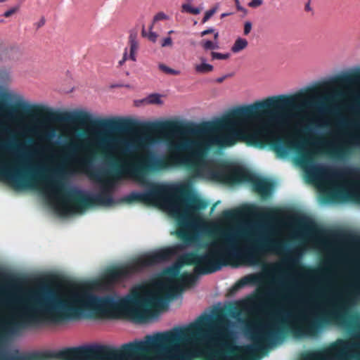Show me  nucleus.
<instances>
[{
  "mask_svg": "<svg viewBox=\"0 0 360 360\" xmlns=\"http://www.w3.org/2000/svg\"><path fill=\"white\" fill-rule=\"evenodd\" d=\"M307 236L311 241L321 250L330 252L333 248V240L321 231L316 230L313 226L309 225L307 227Z\"/></svg>",
  "mask_w": 360,
  "mask_h": 360,
  "instance_id": "7ed1b4c3",
  "label": "nucleus"
},
{
  "mask_svg": "<svg viewBox=\"0 0 360 360\" xmlns=\"http://www.w3.org/2000/svg\"><path fill=\"white\" fill-rule=\"evenodd\" d=\"M283 263H285L286 264V266L288 269H292V267H293V264L288 262L287 260L286 261H284Z\"/></svg>",
  "mask_w": 360,
  "mask_h": 360,
  "instance_id": "c756f323",
  "label": "nucleus"
},
{
  "mask_svg": "<svg viewBox=\"0 0 360 360\" xmlns=\"http://www.w3.org/2000/svg\"><path fill=\"white\" fill-rule=\"evenodd\" d=\"M45 23V19L44 18H41L39 22L38 26L40 27L41 25H44Z\"/></svg>",
  "mask_w": 360,
  "mask_h": 360,
  "instance_id": "7c9ffc66",
  "label": "nucleus"
},
{
  "mask_svg": "<svg viewBox=\"0 0 360 360\" xmlns=\"http://www.w3.org/2000/svg\"><path fill=\"white\" fill-rule=\"evenodd\" d=\"M159 68L162 71L172 75H179L180 73L179 70H173L163 64L159 65Z\"/></svg>",
  "mask_w": 360,
  "mask_h": 360,
  "instance_id": "f3484780",
  "label": "nucleus"
},
{
  "mask_svg": "<svg viewBox=\"0 0 360 360\" xmlns=\"http://www.w3.org/2000/svg\"><path fill=\"white\" fill-rule=\"evenodd\" d=\"M6 0H0V3L4 2Z\"/></svg>",
  "mask_w": 360,
  "mask_h": 360,
  "instance_id": "c03bdc74",
  "label": "nucleus"
},
{
  "mask_svg": "<svg viewBox=\"0 0 360 360\" xmlns=\"http://www.w3.org/2000/svg\"><path fill=\"white\" fill-rule=\"evenodd\" d=\"M262 282L259 274H251L242 278L236 284L237 288H243L247 285H258Z\"/></svg>",
  "mask_w": 360,
  "mask_h": 360,
  "instance_id": "39448f33",
  "label": "nucleus"
},
{
  "mask_svg": "<svg viewBox=\"0 0 360 360\" xmlns=\"http://www.w3.org/2000/svg\"><path fill=\"white\" fill-rule=\"evenodd\" d=\"M162 96L159 94H151L146 98L135 101V104L139 106L140 104H162Z\"/></svg>",
  "mask_w": 360,
  "mask_h": 360,
  "instance_id": "423d86ee",
  "label": "nucleus"
},
{
  "mask_svg": "<svg viewBox=\"0 0 360 360\" xmlns=\"http://www.w3.org/2000/svg\"><path fill=\"white\" fill-rule=\"evenodd\" d=\"M268 227L271 229V230H273L274 229V226L272 225H268Z\"/></svg>",
  "mask_w": 360,
  "mask_h": 360,
  "instance_id": "ea45409f",
  "label": "nucleus"
},
{
  "mask_svg": "<svg viewBox=\"0 0 360 360\" xmlns=\"http://www.w3.org/2000/svg\"><path fill=\"white\" fill-rule=\"evenodd\" d=\"M295 238H301V237H302V236H301V234H300V233H296L295 234Z\"/></svg>",
  "mask_w": 360,
  "mask_h": 360,
  "instance_id": "e433bc0d",
  "label": "nucleus"
},
{
  "mask_svg": "<svg viewBox=\"0 0 360 360\" xmlns=\"http://www.w3.org/2000/svg\"><path fill=\"white\" fill-rule=\"evenodd\" d=\"M125 61H126V60H124V59H123V58H122V60H120L119 61V65H120V66H122V65L124 63V62H125Z\"/></svg>",
  "mask_w": 360,
  "mask_h": 360,
  "instance_id": "c9c22d12",
  "label": "nucleus"
},
{
  "mask_svg": "<svg viewBox=\"0 0 360 360\" xmlns=\"http://www.w3.org/2000/svg\"><path fill=\"white\" fill-rule=\"evenodd\" d=\"M240 305L243 307L247 309L248 310H251L255 307L256 303L253 300H242L240 302Z\"/></svg>",
  "mask_w": 360,
  "mask_h": 360,
  "instance_id": "ddd939ff",
  "label": "nucleus"
},
{
  "mask_svg": "<svg viewBox=\"0 0 360 360\" xmlns=\"http://www.w3.org/2000/svg\"><path fill=\"white\" fill-rule=\"evenodd\" d=\"M172 44V39H171V37H168L165 38L162 40L161 46L162 47H165V46H171Z\"/></svg>",
  "mask_w": 360,
  "mask_h": 360,
  "instance_id": "412c9836",
  "label": "nucleus"
},
{
  "mask_svg": "<svg viewBox=\"0 0 360 360\" xmlns=\"http://www.w3.org/2000/svg\"><path fill=\"white\" fill-rule=\"evenodd\" d=\"M310 278L312 281H314L317 283H319L321 281V277H319V276H312V277H310Z\"/></svg>",
  "mask_w": 360,
  "mask_h": 360,
  "instance_id": "c85d7f7f",
  "label": "nucleus"
},
{
  "mask_svg": "<svg viewBox=\"0 0 360 360\" xmlns=\"http://www.w3.org/2000/svg\"><path fill=\"white\" fill-rule=\"evenodd\" d=\"M78 114L83 118V119H85V120H88L89 117H90V115H89L87 112H84V111H80L79 112H78Z\"/></svg>",
  "mask_w": 360,
  "mask_h": 360,
  "instance_id": "a878e982",
  "label": "nucleus"
},
{
  "mask_svg": "<svg viewBox=\"0 0 360 360\" xmlns=\"http://www.w3.org/2000/svg\"><path fill=\"white\" fill-rule=\"evenodd\" d=\"M173 32H174L173 30H170V31L168 32V34H172Z\"/></svg>",
  "mask_w": 360,
  "mask_h": 360,
  "instance_id": "a19ab883",
  "label": "nucleus"
},
{
  "mask_svg": "<svg viewBox=\"0 0 360 360\" xmlns=\"http://www.w3.org/2000/svg\"><path fill=\"white\" fill-rule=\"evenodd\" d=\"M230 14H231L230 13H222V14L221 15V18H224V17H226V16L229 15Z\"/></svg>",
  "mask_w": 360,
  "mask_h": 360,
  "instance_id": "f704fd0d",
  "label": "nucleus"
},
{
  "mask_svg": "<svg viewBox=\"0 0 360 360\" xmlns=\"http://www.w3.org/2000/svg\"><path fill=\"white\" fill-rule=\"evenodd\" d=\"M166 18H167V15L165 13H160L155 16L154 19H155V20H162V19H166Z\"/></svg>",
  "mask_w": 360,
  "mask_h": 360,
  "instance_id": "393cba45",
  "label": "nucleus"
},
{
  "mask_svg": "<svg viewBox=\"0 0 360 360\" xmlns=\"http://www.w3.org/2000/svg\"><path fill=\"white\" fill-rule=\"evenodd\" d=\"M219 7V4H217L212 8L207 11L205 13V15L202 18V23L206 22L207 20L210 19V18L217 11Z\"/></svg>",
  "mask_w": 360,
  "mask_h": 360,
  "instance_id": "f8f14e48",
  "label": "nucleus"
},
{
  "mask_svg": "<svg viewBox=\"0 0 360 360\" xmlns=\"http://www.w3.org/2000/svg\"><path fill=\"white\" fill-rule=\"evenodd\" d=\"M302 302V307L259 309L257 319L245 328L248 344L240 340L236 323L219 315L206 325L202 335L206 349L193 340H183L179 327L124 343L120 350L110 345H86L63 349L58 356L63 360H250L255 352L278 342L283 326L299 338L316 333V291L313 298Z\"/></svg>",
  "mask_w": 360,
  "mask_h": 360,
  "instance_id": "f257e3e1",
  "label": "nucleus"
},
{
  "mask_svg": "<svg viewBox=\"0 0 360 360\" xmlns=\"http://www.w3.org/2000/svg\"><path fill=\"white\" fill-rule=\"evenodd\" d=\"M219 37V32H216L214 35V40L213 41L210 40H206L203 42V48L205 50H212L219 48V42L217 38Z\"/></svg>",
  "mask_w": 360,
  "mask_h": 360,
  "instance_id": "1a4fd4ad",
  "label": "nucleus"
},
{
  "mask_svg": "<svg viewBox=\"0 0 360 360\" xmlns=\"http://www.w3.org/2000/svg\"><path fill=\"white\" fill-rule=\"evenodd\" d=\"M114 86H122V85H121V84H117V85H115Z\"/></svg>",
  "mask_w": 360,
  "mask_h": 360,
  "instance_id": "37998d69",
  "label": "nucleus"
},
{
  "mask_svg": "<svg viewBox=\"0 0 360 360\" xmlns=\"http://www.w3.org/2000/svg\"><path fill=\"white\" fill-rule=\"evenodd\" d=\"M181 7L183 11L192 13L194 15H198L200 13L201 10L203 9L204 8L203 4H202L199 7H193L191 6V4H184Z\"/></svg>",
  "mask_w": 360,
  "mask_h": 360,
  "instance_id": "9d476101",
  "label": "nucleus"
},
{
  "mask_svg": "<svg viewBox=\"0 0 360 360\" xmlns=\"http://www.w3.org/2000/svg\"><path fill=\"white\" fill-rule=\"evenodd\" d=\"M230 57V53H221L217 52H212V59H219V60H224L227 59Z\"/></svg>",
  "mask_w": 360,
  "mask_h": 360,
  "instance_id": "dca6fc26",
  "label": "nucleus"
},
{
  "mask_svg": "<svg viewBox=\"0 0 360 360\" xmlns=\"http://www.w3.org/2000/svg\"><path fill=\"white\" fill-rule=\"evenodd\" d=\"M9 97H13L15 101H17L19 103L24 104L23 97L20 95H12L11 94L9 95Z\"/></svg>",
  "mask_w": 360,
  "mask_h": 360,
  "instance_id": "5701e85b",
  "label": "nucleus"
},
{
  "mask_svg": "<svg viewBox=\"0 0 360 360\" xmlns=\"http://www.w3.org/2000/svg\"><path fill=\"white\" fill-rule=\"evenodd\" d=\"M217 31H215V30L214 28L210 27V28H208L207 30H205L202 31L200 32V35H201V37H203V36H205L206 34H208L210 33H214V34Z\"/></svg>",
  "mask_w": 360,
  "mask_h": 360,
  "instance_id": "b1692460",
  "label": "nucleus"
},
{
  "mask_svg": "<svg viewBox=\"0 0 360 360\" xmlns=\"http://www.w3.org/2000/svg\"><path fill=\"white\" fill-rule=\"evenodd\" d=\"M195 70L198 73L205 74L212 72L213 70V66L207 63L205 58H201L200 63L195 65Z\"/></svg>",
  "mask_w": 360,
  "mask_h": 360,
  "instance_id": "0eeeda50",
  "label": "nucleus"
},
{
  "mask_svg": "<svg viewBox=\"0 0 360 360\" xmlns=\"http://www.w3.org/2000/svg\"><path fill=\"white\" fill-rule=\"evenodd\" d=\"M129 44L130 48L129 49H128L127 48L124 49L122 58L124 59V60H127L130 59L132 61L136 62V53L139 49V43L138 41L136 40V35L135 34H130Z\"/></svg>",
  "mask_w": 360,
  "mask_h": 360,
  "instance_id": "20e7f679",
  "label": "nucleus"
},
{
  "mask_svg": "<svg viewBox=\"0 0 360 360\" xmlns=\"http://www.w3.org/2000/svg\"><path fill=\"white\" fill-rule=\"evenodd\" d=\"M304 360H360V334L355 335L353 340H338Z\"/></svg>",
  "mask_w": 360,
  "mask_h": 360,
  "instance_id": "f03ea898",
  "label": "nucleus"
},
{
  "mask_svg": "<svg viewBox=\"0 0 360 360\" xmlns=\"http://www.w3.org/2000/svg\"><path fill=\"white\" fill-rule=\"evenodd\" d=\"M269 297H276L278 295V292L276 290H270L268 292Z\"/></svg>",
  "mask_w": 360,
  "mask_h": 360,
  "instance_id": "cd10ccee",
  "label": "nucleus"
},
{
  "mask_svg": "<svg viewBox=\"0 0 360 360\" xmlns=\"http://www.w3.org/2000/svg\"><path fill=\"white\" fill-rule=\"evenodd\" d=\"M263 4H264V1L263 0H251L248 3V6L250 7V8H255L259 7Z\"/></svg>",
  "mask_w": 360,
  "mask_h": 360,
  "instance_id": "a211bd4d",
  "label": "nucleus"
},
{
  "mask_svg": "<svg viewBox=\"0 0 360 360\" xmlns=\"http://www.w3.org/2000/svg\"><path fill=\"white\" fill-rule=\"evenodd\" d=\"M235 3H236V6L238 11L243 12L245 14L247 13V12H248L247 9L240 5L239 0H235Z\"/></svg>",
  "mask_w": 360,
  "mask_h": 360,
  "instance_id": "4be33fe9",
  "label": "nucleus"
},
{
  "mask_svg": "<svg viewBox=\"0 0 360 360\" xmlns=\"http://www.w3.org/2000/svg\"><path fill=\"white\" fill-rule=\"evenodd\" d=\"M4 22V20L0 19V22Z\"/></svg>",
  "mask_w": 360,
  "mask_h": 360,
  "instance_id": "de8ad7c7",
  "label": "nucleus"
},
{
  "mask_svg": "<svg viewBox=\"0 0 360 360\" xmlns=\"http://www.w3.org/2000/svg\"><path fill=\"white\" fill-rule=\"evenodd\" d=\"M61 143V138L58 137V139L56 141V143Z\"/></svg>",
  "mask_w": 360,
  "mask_h": 360,
  "instance_id": "4c0bfd02",
  "label": "nucleus"
},
{
  "mask_svg": "<svg viewBox=\"0 0 360 360\" xmlns=\"http://www.w3.org/2000/svg\"><path fill=\"white\" fill-rule=\"evenodd\" d=\"M19 10H20V6L19 5H15L14 6H12L9 9H8L7 11H6L4 13L3 16H4L5 18H8L11 15H13V13H17Z\"/></svg>",
  "mask_w": 360,
  "mask_h": 360,
  "instance_id": "2eb2a0df",
  "label": "nucleus"
},
{
  "mask_svg": "<svg viewBox=\"0 0 360 360\" xmlns=\"http://www.w3.org/2000/svg\"><path fill=\"white\" fill-rule=\"evenodd\" d=\"M262 218L270 221H274L277 219L278 214L276 212H265L262 215Z\"/></svg>",
  "mask_w": 360,
  "mask_h": 360,
  "instance_id": "4468645a",
  "label": "nucleus"
},
{
  "mask_svg": "<svg viewBox=\"0 0 360 360\" xmlns=\"http://www.w3.org/2000/svg\"><path fill=\"white\" fill-rule=\"evenodd\" d=\"M252 30V22L246 21L244 25V34L248 35Z\"/></svg>",
  "mask_w": 360,
  "mask_h": 360,
  "instance_id": "aec40b11",
  "label": "nucleus"
},
{
  "mask_svg": "<svg viewBox=\"0 0 360 360\" xmlns=\"http://www.w3.org/2000/svg\"><path fill=\"white\" fill-rule=\"evenodd\" d=\"M294 274L299 277H309V274L306 273L304 274H301L299 271H295Z\"/></svg>",
  "mask_w": 360,
  "mask_h": 360,
  "instance_id": "bb28decb",
  "label": "nucleus"
},
{
  "mask_svg": "<svg viewBox=\"0 0 360 360\" xmlns=\"http://www.w3.org/2000/svg\"><path fill=\"white\" fill-rule=\"evenodd\" d=\"M104 125H105V126H111V125H112V121H111V120H107V121L104 123Z\"/></svg>",
  "mask_w": 360,
  "mask_h": 360,
  "instance_id": "473e14b6",
  "label": "nucleus"
},
{
  "mask_svg": "<svg viewBox=\"0 0 360 360\" xmlns=\"http://www.w3.org/2000/svg\"><path fill=\"white\" fill-rule=\"evenodd\" d=\"M187 1H188V2H190V3H191V1H193V0H187Z\"/></svg>",
  "mask_w": 360,
  "mask_h": 360,
  "instance_id": "49530a36",
  "label": "nucleus"
},
{
  "mask_svg": "<svg viewBox=\"0 0 360 360\" xmlns=\"http://www.w3.org/2000/svg\"><path fill=\"white\" fill-rule=\"evenodd\" d=\"M49 136H50V137H53H53H56L57 136H56V132H55L54 131H53L52 132H51V133L49 134Z\"/></svg>",
  "mask_w": 360,
  "mask_h": 360,
  "instance_id": "72a5a7b5",
  "label": "nucleus"
},
{
  "mask_svg": "<svg viewBox=\"0 0 360 360\" xmlns=\"http://www.w3.org/2000/svg\"><path fill=\"white\" fill-rule=\"evenodd\" d=\"M225 77H226V76H223L221 77H219V78L217 79V82H221L225 79Z\"/></svg>",
  "mask_w": 360,
  "mask_h": 360,
  "instance_id": "2f4dec72",
  "label": "nucleus"
},
{
  "mask_svg": "<svg viewBox=\"0 0 360 360\" xmlns=\"http://www.w3.org/2000/svg\"><path fill=\"white\" fill-rule=\"evenodd\" d=\"M271 303H274L275 302H274L273 300H271Z\"/></svg>",
  "mask_w": 360,
  "mask_h": 360,
  "instance_id": "a18cd8bd",
  "label": "nucleus"
},
{
  "mask_svg": "<svg viewBox=\"0 0 360 360\" xmlns=\"http://www.w3.org/2000/svg\"><path fill=\"white\" fill-rule=\"evenodd\" d=\"M349 139L345 141L348 144H354L355 146L360 145V134L355 132L354 134H348Z\"/></svg>",
  "mask_w": 360,
  "mask_h": 360,
  "instance_id": "9b49d317",
  "label": "nucleus"
},
{
  "mask_svg": "<svg viewBox=\"0 0 360 360\" xmlns=\"http://www.w3.org/2000/svg\"><path fill=\"white\" fill-rule=\"evenodd\" d=\"M248 41L245 39L238 37L231 47V51L233 53H238L248 46Z\"/></svg>",
  "mask_w": 360,
  "mask_h": 360,
  "instance_id": "6e6552de",
  "label": "nucleus"
},
{
  "mask_svg": "<svg viewBox=\"0 0 360 360\" xmlns=\"http://www.w3.org/2000/svg\"><path fill=\"white\" fill-rule=\"evenodd\" d=\"M196 330L200 332L202 331V330L198 327V325H196Z\"/></svg>",
  "mask_w": 360,
  "mask_h": 360,
  "instance_id": "58836bf2",
  "label": "nucleus"
},
{
  "mask_svg": "<svg viewBox=\"0 0 360 360\" xmlns=\"http://www.w3.org/2000/svg\"><path fill=\"white\" fill-rule=\"evenodd\" d=\"M152 27H150V32L148 34V38L153 42H155L156 41V39L158 38V34L156 32H153L152 30Z\"/></svg>",
  "mask_w": 360,
  "mask_h": 360,
  "instance_id": "6ab92c4d",
  "label": "nucleus"
},
{
  "mask_svg": "<svg viewBox=\"0 0 360 360\" xmlns=\"http://www.w3.org/2000/svg\"><path fill=\"white\" fill-rule=\"evenodd\" d=\"M340 124H345V120H342V121L340 122Z\"/></svg>",
  "mask_w": 360,
  "mask_h": 360,
  "instance_id": "79ce46f5",
  "label": "nucleus"
}]
</instances>
